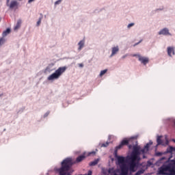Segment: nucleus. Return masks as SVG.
<instances>
[{"label": "nucleus", "instance_id": "f257e3e1", "mask_svg": "<svg viewBox=\"0 0 175 175\" xmlns=\"http://www.w3.org/2000/svg\"><path fill=\"white\" fill-rule=\"evenodd\" d=\"M157 175H175V164L173 160L163 164L158 170Z\"/></svg>", "mask_w": 175, "mask_h": 175}, {"label": "nucleus", "instance_id": "f03ea898", "mask_svg": "<svg viewBox=\"0 0 175 175\" xmlns=\"http://www.w3.org/2000/svg\"><path fill=\"white\" fill-rule=\"evenodd\" d=\"M73 166V161L71 158H66L61 163V167L57 170L59 175H70L69 170Z\"/></svg>", "mask_w": 175, "mask_h": 175}, {"label": "nucleus", "instance_id": "7ed1b4c3", "mask_svg": "<svg viewBox=\"0 0 175 175\" xmlns=\"http://www.w3.org/2000/svg\"><path fill=\"white\" fill-rule=\"evenodd\" d=\"M65 70H66V66L59 68L54 73L48 77V80L51 81V80H57V79H59V77L62 75V73H64Z\"/></svg>", "mask_w": 175, "mask_h": 175}, {"label": "nucleus", "instance_id": "20e7f679", "mask_svg": "<svg viewBox=\"0 0 175 175\" xmlns=\"http://www.w3.org/2000/svg\"><path fill=\"white\" fill-rule=\"evenodd\" d=\"M143 152L142 150H140V148L139 146H133V152L131 153V158H133V159H138V162L140 161V155H142Z\"/></svg>", "mask_w": 175, "mask_h": 175}, {"label": "nucleus", "instance_id": "39448f33", "mask_svg": "<svg viewBox=\"0 0 175 175\" xmlns=\"http://www.w3.org/2000/svg\"><path fill=\"white\" fill-rule=\"evenodd\" d=\"M131 161L129 163V169L130 172H135L136 170L135 167L137 166V163H136V161L139 162V159H133V157H130Z\"/></svg>", "mask_w": 175, "mask_h": 175}, {"label": "nucleus", "instance_id": "423d86ee", "mask_svg": "<svg viewBox=\"0 0 175 175\" xmlns=\"http://www.w3.org/2000/svg\"><path fill=\"white\" fill-rule=\"evenodd\" d=\"M6 5L10 9H18V1L17 0H6Z\"/></svg>", "mask_w": 175, "mask_h": 175}, {"label": "nucleus", "instance_id": "0eeeda50", "mask_svg": "<svg viewBox=\"0 0 175 175\" xmlns=\"http://www.w3.org/2000/svg\"><path fill=\"white\" fill-rule=\"evenodd\" d=\"M131 140H132V138H130L129 139H123L120 142V144L115 148V150L118 151V150H121V148H122L124 146H128V144L131 143Z\"/></svg>", "mask_w": 175, "mask_h": 175}, {"label": "nucleus", "instance_id": "6e6552de", "mask_svg": "<svg viewBox=\"0 0 175 175\" xmlns=\"http://www.w3.org/2000/svg\"><path fill=\"white\" fill-rule=\"evenodd\" d=\"M113 155L118 159L119 165H124L125 163V158L124 157L118 156V150H114Z\"/></svg>", "mask_w": 175, "mask_h": 175}, {"label": "nucleus", "instance_id": "1a4fd4ad", "mask_svg": "<svg viewBox=\"0 0 175 175\" xmlns=\"http://www.w3.org/2000/svg\"><path fill=\"white\" fill-rule=\"evenodd\" d=\"M133 57H137L138 59L140 62H142L144 65H147L149 62V59L148 57H144L140 55H133Z\"/></svg>", "mask_w": 175, "mask_h": 175}, {"label": "nucleus", "instance_id": "9d476101", "mask_svg": "<svg viewBox=\"0 0 175 175\" xmlns=\"http://www.w3.org/2000/svg\"><path fill=\"white\" fill-rule=\"evenodd\" d=\"M120 170H121V175H128V172H129V167L123 164L121 167H120Z\"/></svg>", "mask_w": 175, "mask_h": 175}, {"label": "nucleus", "instance_id": "9b49d317", "mask_svg": "<svg viewBox=\"0 0 175 175\" xmlns=\"http://www.w3.org/2000/svg\"><path fill=\"white\" fill-rule=\"evenodd\" d=\"M152 142H150L149 143L146 144L143 149L141 150V152L144 155V154H147L148 152V148H150V146H152Z\"/></svg>", "mask_w": 175, "mask_h": 175}, {"label": "nucleus", "instance_id": "f8f14e48", "mask_svg": "<svg viewBox=\"0 0 175 175\" xmlns=\"http://www.w3.org/2000/svg\"><path fill=\"white\" fill-rule=\"evenodd\" d=\"M167 52L169 57H172V55H174V47L173 46H168L167 48Z\"/></svg>", "mask_w": 175, "mask_h": 175}, {"label": "nucleus", "instance_id": "ddd939ff", "mask_svg": "<svg viewBox=\"0 0 175 175\" xmlns=\"http://www.w3.org/2000/svg\"><path fill=\"white\" fill-rule=\"evenodd\" d=\"M159 35H170V33L167 28H164L159 32Z\"/></svg>", "mask_w": 175, "mask_h": 175}, {"label": "nucleus", "instance_id": "4468645a", "mask_svg": "<svg viewBox=\"0 0 175 175\" xmlns=\"http://www.w3.org/2000/svg\"><path fill=\"white\" fill-rule=\"evenodd\" d=\"M118 51H120V49L118 48V46L112 48V53H111V57H113V55H116V54H117Z\"/></svg>", "mask_w": 175, "mask_h": 175}, {"label": "nucleus", "instance_id": "2eb2a0df", "mask_svg": "<svg viewBox=\"0 0 175 175\" xmlns=\"http://www.w3.org/2000/svg\"><path fill=\"white\" fill-rule=\"evenodd\" d=\"M162 136H158L157 139V146H165V144L163 143V140H162L161 138Z\"/></svg>", "mask_w": 175, "mask_h": 175}, {"label": "nucleus", "instance_id": "dca6fc26", "mask_svg": "<svg viewBox=\"0 0 175 175\" xmlns=\"http://www.w3.org/2000/svg\"><path fill=\"white\" fill-rule=\"evenodd\" d=\"M84 159H85V156L84 154L79 156L77 159H76V162L77 163H79V162H81V161H84Z\"/></svg>", "mask_w": 175, "mask_h": 175}, {"label": "nucleus", "instance_id": "f3484780", "mask_svg": "<svg viewBox=\"0 0 175 175\" xmlns=\"http://www.w3.org/2000/svg\"><path fill=\"white\" fill-rule=\"evenodd\" d=\"M20 27H21V20H18L17 21V23L14 28V31H17V29H18V28H20Z\"/></svg>", "mask_w": 175, "mask_h": 175}, {"label": "nucleus", "instance_id": "a211bd4d", "mask_svg": "<svg viewBox=\"0 0 175 175\" xmlns=\"http://www.w3.org/2000/svg\"><path fill=\"white\" fill-rule=\"evenodd\" d=\"M10 29H7L5 31H4L2 33V36L3 38H5V36H8V35H9V33H10Z\"/></svg>", "mask_w": 175, "mask_h": 175}, {"label": "nucleus", "instance_id": "6ab92c4d", "mask_svg": "<svg viewBox=\"0 0 175 175\" xmlns=\"http://www.w3.org/2000/svg\"><path fill=\"white\" fill-rule=\"evenodd\" d=\"M98 163H99V159H97L94 160V161L90 162V166H95V165H98Z\"/></svg>", "mask_w": 175, "mask_h": 175}, {"label": "nucleus", "instance_id": "aec40b11", "mask_svg": "<svg viewBox=\"0 0 175 175\" xmlns=\"http://www.w3.org/2000/svg\"><path fill=\"white\" fill-rule=\"evenodd\" d=\"M78 45L79 46L78 48V50L80 51V50H81V49H83V47H84V40H81Z\"/></svg>", "mask_w": 175, "mask_h": 175}, {"label": "nucleus", "instance_id": "412c9836", "mask_svg": "<svg viewBox=\"0 0 175 175\" xmlns=\"http://www.w3.org/2000/svg\"><path fill=\"white\" fill-rule=\"evenodd\" d=\"M167 152H170V154H173L175 153V147H170L168 150H167Z\"/></svg>", "mask_w": 175, "mask_h": 175}, {"label": "nucleus", "instance_id": "4be33fe9", "mask_svg": "<svg viewBox=\"0 0 175 175\" xmlns=\"http://www.w3.org/2000/svg\"><path fill=\"white\" fill-rule=\"evenodd\" d=\"M105 73H107V69L101 70V71H100V77H102V76H103V75H105Z\"/></svg>", "mask_w": 175, "mask_h": 175}, {"label": "nucleus", "instance_id": "5701e85b", "mask_svg": "<svg viewBox=\"0 0 175 175\" xmlns=\"http://www.w3.org/2000/svg\"><path fill=\"white\" fill-rule=\"evenodd\" d=\"M144 173V171L143 170H139L136 172L135 175H140V174H143Z\"/></svg>", "mask_w": 175, "mask_h": 175}, {"label": "nucleus", "instance_id": "b1692460", "mask_svg": "<svg viewBox=\"0 0 175 175\" xmlns=\"http://www.w3.org/2000/svg\"><path fill=\"white\" fill-rule=\"evenodd\" d=\"M95 154H96V152L95 151H92V152H89L88 156L91 157V155H95Z\"/></svg>", "mask_w": 175, "mask_h": 175}, {"label": "nucleus", "instance_id": "393cba45", "mask_svg": "<svg viewBox=\"0 0 175 175\" xmlns=\"http://www.w3.org/2000/svg\"><path fill=\"white\" fill-rule=\"evenodd\" d=\"M3 43H5V38H2L0 39V46H1V44H3Z\"/></svg>", "mask_w": 175, "mask_h": 175}, {"label": "nucleus", "instance_id": "a878e982", "mask_svg": "<svg viewBox=\"0 0 175 175\" xmlns=\"http://www.w3.org/2000/svg\"><path fill=\"white\" fill-rule=\"evenodd\" d=\"M42 23V17L39 18L38 21L37 22V27H39L40 25V23Z\"/></svg>", "mask_w": 175, "mask_h": 175}, {"label": "nucleus", "instance_id": "bb28decb", "mask_svg": "<svg viewBox=\"0 0 175 175\" xmlns=\"http://www.w3.org/2000/svg\"><path fill=\"white\" fill-rule=\"evenodd\" d=\"M109 142L102 144L101 147H107L109 146Z\"/></svg>", "mask_w": 175, "mask_h": 175}, {"label": "nucleus", "instance_id": "cd10ccee", "mask_svg": "<svg viewBox=\"0 0 175 175\" xmlns=\"http://www.w3.org/2000/svg\"><path fill=\"white\" fill-rule=\"evenodd\" d=\"M62 0H58L57 1L55 2V5H59V3H61Z\"/></svg>", "mask_w": 175, "mask_h": 175}, {"label": "nucleus", "instance_id": "c85d7f7f", "mask_svg": "<svg viewBox=\"0 0 175 175\" xmlns=\"http://www.w3.org/2000/svg\"><path fill=\"white\" fill-rule=\"evenodd\" d=\"M135 25V23H130L128 25V28H131V27H133Z\"/></svg>", "mask_w": 175, "mask_h": 175}, {"label": "nucleus", "instance_id": "c756f323", "mask_svg": "<svg viewBox=\"0 0 175 175\" xmlns=\"http://www.w3.org/2000/svg\"><path fill=\"white\" fill-rule=\"evenodd\" d=\"M165 144H169V141L167 140V137L165 136Z\"/></svg>", "mask_w": 175, "mask_h": 175}, {"label": "nucleus", "instance_id": "7c9ffc66", "mask_svg": "<svg viewBox=\"0 0 175 175\" xmlns=\"http://www.w3.org/2000/svg\"><path fill=\"white\" fill-rule=\"evenodd\" d=\"M78 65H79V68H83L84 66V64H79Z\"/></svg>", "mask_w": 175, "mask_h": 175}, {"label": "nucleus", "instance_id": "2f4dec72", "mask_svg": "<svg viewBox=\"0 0 175 175\" xmlns=\"http://www.w3.org/2000/svg\"><path fill=\"white\" fill-rule=\"evenodd\" d=\"M35 0H28V3H32Z\"/></svg>", "mask_w": 175, "mask_h": 175}, {"label": "nucleus", "instance_id": "473e14b6", "mask_svg": "<svg viewBox=\"0 0 175 175\" xmlns=\"http://www.w3.org/2000/svg\"><path fill=\"white\" fill-rule=\"evenodd\" d=\"M49 114H50V113H46L45 115H44V117H47L49 116Z\"/></svg>", "mask_w": 175, "mask_h": 175}, {"label": "nucleus", "instance_id": "72a5a7b5", "mask_svg": "<svg viewBox=\"0 0 175 175\" xmlns=\"http://www.w3.org/2000/svg\"><path fill=\"white\" fill-rule=\"evenodd\" d=\"M142 40H140L138 43L135 44V46H137V44H139V43H141Z\"/></svg>", "mask_w": 175, "mask_h": 175}, {"label": "nucleus", "instance_id": "f704fd0d", "mask_svg": "<svg viewBox=\"0 0 175 175\" xmlns=\"http://www.w3.org/2000/svg\"><path fill=\"white\" fill-rule=\"evenodd\" d=\"M131 147H132V146H131V145H130V146H129V148H131Z\"/></svg>", "mask_w": 175, "mask_h": 175}, {"label": "nucleus", "instance_id": "c9c22d12", "mask_svg": "<svg viewBox=\"0 0 175 175\" xmlns=\"http://www.w3.org/2000/svg\"><path fill=\"white\" fill-rule=\"evenodd\" d=\"M158 155H161V153H158Z\"/></svg>", "mask_w": 175, "mask_h": 175}, {"label": "nucleus", "instance_id": "e433bc0d", "mask_svg": "<svg viewBox=\"0 0 175 175\" xmlns=\"http://www.w3.org/2000/svg\"><path fill=\"white\" fill-rule=\"evenodd\" d=\"M143 158H144V159L146 158V156L144 155V156H143Z\"/></svg>", "mask_w": 175, "mask_h": 175}]
</instances>
